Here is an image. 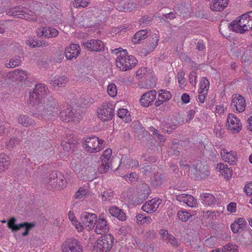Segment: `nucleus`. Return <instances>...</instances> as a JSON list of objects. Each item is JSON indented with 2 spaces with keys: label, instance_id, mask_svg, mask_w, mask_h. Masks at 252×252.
<instances>
[{
  "label": "nucleus",
  "instance_id": "1",
  "mask_svg": "<svg viewBox=\"0 0 252 252\" xmlns=\"http://www.w3.org/2000/svg\"><path fill=\"white\" fill-rule=\"evenodd\" d=\"M48 89L43 84H36L32 92H30L28 99L29 105L33 106L32 115L41 119L47 116H59L65 122L76 121V116L72 109L68 105L59 107L57 102L52 97H46Z\"/></svg>",
  "mask_w": 252,
  "mask_h": 252
},
{
  "label": "nucleus",
  "instance_id": "2",
  "mask_svg": "<svg viewBox=\"0 0 252 252\" xmlns=\"http://www.w3.org/2000/svg\"><path fill=\"white\" fill-rule=\"evenodd\" d=\"M112 52L119 53L116 61V65L123 71L131 69L138 62L134 56L128 55L126 50H122L121 48L114 49Z\"/></svg>",
  "mask_w": 252,
  "mask_h": 252
},
{
  "label": "nucleus",
  "instance_id": "3",
  "mask_svg": "<svg viewBox=\"0 0 252 252\" xmlns=\"http://www.w3.org/2000/svg\"><path fill=\"white\" fill-rule=\"evenodd\" d=\"M7 15L16 18H22L29 21H38L37 14L29 9L22 6L12 7L6 11Z\"/></svg>",
  "mask_w": 252,
  "mask_h": 252
},
{
  "label": "nucleus",
  "instance_id": "4",
  "mask_svg": "<svg viewBox=\"0 0 252 252\" xmlns=\"http://www.w3.org/2000/svg\"><path fill=\"white\" fill-rule=\"evenodd\" d=\"M105 141L96 136L84 138L82 145L84 150L89 153H96L104 148Z\"/></svg>",
  "mask_w": 252,
  "mask_h": 252
},
{
  "label": "nucleus",
  "instance_id": "5",
  "mask_svg": "<svg viewBox=\"0 0 252 252\" xmlns=\"http://www.w3.org/2000/svg\"><path fill=\"white\" fill-rule=\"evenodd\" d=\"M247 13L243 14L242 16L237 17L235 20L231 23L229 29L233 32L244 33L246 31L252 29Z\"/></svg>",
  "mask_w": 252,
  "mask_h": 252
},
{
  "label": "nucleus",
  "instance_id": "6",
  "mask_svg": "<svg viewBox=\"0 0 252 252\" xmlns=\"http://www.w3.org/2000/svg\"><path fill=\"white\" fill-rule=\"evenodd\" d=\"M114 244V237L110 234L102 236L94 245L93 252H109Z\"/></svg>",
  "mask_w": 252,
  "mask_h": 252
},
{
  "label": "nucleus",
  "instance_id": "7",
  "mask_svg": "<svg viewBox=\"0 0 252 252\" xmlns=\"http://www.w3.org/2000/svg\"><path fill=\"white\" fill-rule=\"evenodd\" d=\"M16 219L15 218H11L7 223L9 228L12 231H17L21 228H25V230L22 233V236H26L29 233L30 231L33 228L35 224L34 222H25L19 224H16Z\"/></svg>",
  "mask_w": 252,
  "mask_h": 252
},
{
  "label": "nucleus",
  "instance_id": "8",
  "mask_svg": "<svg viewBox=\"0 0 252 252\" xmlns=\"http://www.w3.org/2000/svg\"><path fill=\"white\" fill-rule=\"evenodd\" d=\"M115 4L117 10L121 12H129L136 8V5L133 0H110Z\"/></svg>",
  "mask_w": 252,
  "mask_h": 252
},
{
  "label": "nucleus",
  "instance_id": "9",
  "mask_svg": "<svg viewBox=\"0 0 252 252\" xmlns=\"http://www.w3.org/2000/svg\"><path fill=\"white\" fill-rule=\"evenodd\" d=\"M230 106L233 110L239 113L243 112L246 107V102L244 97L239 94H234L231 96Z\"/></svg>",
  "mask_w": 252,
  "mask_h": 252
},
{
  "label": "nucleus",
  "instance_id": "10",
  "mask_svg": "<svg viewBox=\"0 0 252 252\" xmlns=\"http://www.w3.org/2000/svg\"><path fill=\"white\" fill-rule=\"evenodd\" d=\"M62 252H83L80 242L75 239H70L65 241L62 247Z\"/></svg>",
  "mask_w": 252,
  "mask_h": 252
},
{
  "label": "nucleus",
  "instance_id": "11",
  "mask_svg": "<svg viewBox=\"0 0 252 252\" xmlns=\"http://www.w3.org/2000/svg\"><path fill=\"white\" fill-rule=\"evenodd\" d=\"M112 155V150L110 148L106 149L101 157V163L98 167L100 173H105L111 166L110 158Z\"/></svg>",
  "mask_w": 252,
  "mask_h": 252
},
{
  "label": "nucleus",
  "instance_id": "12",
  "mask_svg": "<svg viewBox=\"0 0 252 252\" xmlns=\"http://www.w3.org/2000/svg\"><path fill=\"white\" fill-rule=\"evenodd\" d=\"M81 220L84 227L88 230H90L94 226L97 216L95 214L85 212L81 215Z\"/></svg>",
  "mask_w": 252,
  "mask_h": 252
},
{
  "label": "nucleus",
  "instance_id": "13",
  "mask_svg": "<svg viewBox=\"0 0 252 252\" xmlns=\"http://www.w3.org/2000/svg\"><path fill=\"white\" fill-rule=\"evenodd\" d=\"M226 126L233 132H238L241 130L242 124L240 120L233 114L228 115Z\"/></svg>",
  "mask_w": 252,
  "mask_h": 252
},
{
  "label": "nucleus",
  "instance_id": "14",
  "mask_svg": "<svg viewBox=\"0 0 252 252\" xmlns=\"http://www.w3.org/2000/svg\"><path fill=\"white\" fill-rule=\"evenodd\" d=\"M97 113L99 119L102 121H106L112 119L114 111L107 105H103L97 109Z\"/></svg>",
  "mask_w": 252,
  "mask_h": 252
},
{
  "label": "nucleus",
  "instance_id": "15",
  "mask_svg": "<svg viewBox=\"0 0 252 252\" xmlns=\"http://www.w3.org/2000/svg\"><path fill=\"white\" fill-rule=\"evenodd\" d=\"M156 96L157 92L155 90L148 91L141 96L140 103L142 106L147 107L152 104Z\"/></svg>",
  "mask_w": 252,
  "mask_h": 252
},
{
  "label": "nucleus",
  "instance_id": "16",
  "mask_svg": "<svg viewBox=\"0 0 252 252\" xmlns=\"http://www.w3.org/2000/svg\"><path fill=\"white\" fill-rule=\"evenodd\" d=\"M161 203V200L154 198L144 203L141 209L147 213H152L157 211Z\"/></svg>",
  "mask_w": 252,
  "mask_h": 252
},
{
  "label": "nucleus",
  "instance_id": "17",
  "mask_svg": "<svg viewBox=\"0 0 252 252\" xmlns=\"http://www.w3.org/2000/svg\"><path fill=\"white\" fill-rule=\"evenodd\" d=\"M80 47L77 44H72L67 47L64 51L65 57L67 60L76 59L80 53Z\"/></svg>",
  "mask_w": 252,
  "mask_h": 252
},
{
  "label": "nucleus",
  "instance_id": "18",
  "mask_svg": "<svg viewBox=\"0 0 252 252\" xmlns=\"http://www.w3.org/2000/svg\"><path fill=\"white\" fill-rule=\"evenodd\" d=\"M85 47L91 51L99 52L104 48L103 43L98 39H91L84 43Z\"/></svg>",
  "mask_w": 252,
  "mask_h": 252
},
{
  "label": "nucleus",
  "instance_id": "19",
  "mask_svg": "<svg viewBox=\"0 0 252 252\" xmlns=\"http://www.w3.org/2000/svg\"><path fill=\"white\" fill-rule=\"evenodd\" d=\"M220 155L222 159L230 164L233 165L237 160V154L235 151L230 150L228 151L226 149H222Z\"/></svg>",
  "mask_w": 252,
  "mask_h": 252
},
{
  "label": "nucleus",
  "instance_id": "20",
  "mask_svg": "<svg viewBox=\"0 0 252 252\" xmlns=\"http://www.w3.org/2000/svg\"><path fill=\"white\" fill-rule=\"evenodd\" d=\"M178 201L183 202L190 207H194L197 204L196 199L192 195L187 194H181L177 196Z\"/></svg>",
  "mask_w": 252,
  "mask_h": 252
},
{
  "label": "nucleus",
  "instance_id": "21",
  "mask_svg": "<svg viewBox=\"0 0 252 252\" xmlns=\"http://www.w3.org/2000/svg\"><path fill=\"white\" fill-rule=\"evenodd\" d=\"M58 172H52L47 178L44 179L45 187L48 189H55L56 183L58 181Z\"/></svg>",
  "mask_w": 252,
  "mask_h": 252
},
{
  "label": "nucleus",
  "instance_id": "22",
  "mask_svg": "<svg viewBox=\"0 0 252 252\" xmlns=\"http://www.w3.org/2000/svg\"><path fill=\"white\" fill-rule=\"evenodd\" d=\"M109 227L106 220L103 218H99L95 228V232L98 234L108 232Z\"/></svg>",
  "mask_w": 252,
  "mask_h": 252
},
{
  "label": "nucleus",
  "instance_id": "23",
  "mask_svg": "<svg viewBox=\"0 0 252 252\" xmlns=\"http://www.w3.org/2000/svg\"><path fill=\"white\" fill-rule=\"evenodd\" d=\"M228 3V0H212L210 7L213 11H221L227 6Z\"/></svg>",
  "mask_w": 252,
  "mask_h": 252
},
{
  "label": "nucleus",
  "instance_id": "24",
  "mask_svg": "<svg viewBox=\"0 0 252 252\" xmlns=\"http://www.w3.org/2000/svg\"><path fill=\"white\" fill-rule=\"evenodd\" d=\"M7 76L11 77L13 79L20 81L26 80L28 77L27 74L25 71L19 69H15L14 71L9 72Z\"/></svg>",
  "mask_w": 252,
  "mask_h": 252
},
{
  "label": "nucleus",
  "instance_id": "25",
  "mask_svg": "<svg viewBox=\"0 0 252 252\" xmlns=\"http://www.w3.org/2000/svg\"><path fill=\"white\" fill-rule=\"evenodd\" d=\"M69 79L65 76L55 77L53 80L50 81V84L52 87H64L68 82Z\"/></svg>",
  "mask_w": 252,
  "mask_h": 252
},
{
  "label": "nucleus",
  "instance_id": "26",
  "mask_svg": "<svg viewBox=\"0 0 252 252\" xmlns=\"http://www.w3.org/2000/svg\"><path fill=\"white\" fill-rule=\"evenodd\" d=\"M41 36L47 38H52L56 37L58 34V31L54 28L42 27L41 29Z\"/></svg>",
  "mask_w": 252,
  "mask_h": 252
},
{
  "label": "nucleus",
  "instance_id": "27",
  "mask_svg": "<svg viewBox=\"0 0 252 252\" xmlns=\"http://www.w3.org/2000/svg\"><path fill=\"white\" fill-rule=\"evenodd\" d=\"M216 170L220 172V173L224 176L225 178L227 179H229L231 177L232 170H230L229 168L223 163L218 164L216 167Z\"/></svg>",
  "mask_w": 252,
  "mask_h": 252
},
{
  "label": "nucleus",
  "instance_id": "28",
  "mask_svg": "<svg viewBox=\"0 0 252 252\" xmlns=\"http://www.w3.org/2000/svg\"><path fill=\"white\" fill-rule=\"evenodd\" d=\"M17 121L19 124L26 127L32 126L35 124L34 120L26 115L19 116L17 118Z\"/></svg>",
  "mask_w": 252,
  "mask_h": 252
},
{
  "label": "nucleus",
  "instance_id": "29",
  "mask_svg": "<svg viewBox=\"0 0 252 252\" xmlns=\"http://www.w3.org/2000/svg\"><path fill=\"white\" fill-rule=\"evenodd\" d=\"M149 32L146 30H141L137 32L132 37V41L134 44H138L141 40L146 38L149 35Z\"/></svg>",
  "mask_w": 252,
  "mask_h": 252
},
{
  "label": "nucleus",
  "instance_id": "30",
  "mask_svg": "<svg viewBox=\"0 0 252 252\" xmlns=\"http://www.w3.org/2000/svg\"><path fill=\"white\" fill-rule=\"evenodd\" d=\"M109 213L112 216L118 218L120 220H126V215L122 210L117 207L114 206L109 209Z\"/></svg>",
  "mask_w": 252,
  "mask_h": 252
},
{
  "label": "nucleus",
  "instance_id": "31",
  "mask_svg": "<svg viewBox=\"0 0 252 252\" xmlns=\"http://www.w3.org/2000/svg\"><path fill=\"white\" fill-rule=\"evenodd\" d=\"M200 198L202 203L206 206H210L213 204L215 201V197L208 193H204L201 194Z\"/></svg>",
  "mask_w": 252,
  "mask_h": 252
},
{
  "label": "nucleus",
  "instance_id": "32",
  "mask_svg": "<svg viewBox=\"0 0 252 252\" xmlns=\"http://www.w3.org/2000/svg\"><path fill=\"white\" fill-rule=\"evenodd\" d=\"M123 165L126 168L130 167H136L139 165V163L137 160H134L128 158H122L121 160L119 166Z\"/></svg>",
  "mask_w": 252,
  "mask_h": 252
},
{
  "label": "nucleus",
  "instance_id": "33",
  "mask_svg": "<svg viewBox=\"0 0 252 252\" xmlns=\"http://www.w3.org/2000/svg\"><path fill=\"white\" fill-rule=\"evenodd\" d=\"M136 222L138 225L149 224L152 221L150 217H147L144 214H137L136 216Z\"/></svg>",
  "mask_w": 252,
  "mask_h": 252
},
{
  "label": "nucleus",
  "instance_id": "34",
  "mask_svg": "<svg viewBox=\"0 0 252 252\" xmlns=\"http://www.w3.org/2000/svg\"><path fill=\"white\" fill-rule=\"evenodd\" d=\"M56 184L55 189H62L66 187V180L63 175L60 172H58V181Z\"/></svg>",
  "mask_w": 252,
  "mask_h": 252
},
{
  "label": "nucleus",
  "instance_id": "35",
  "mask_svg": "<svg viewBox=\"0 0 252 252\" xmlns=\"http://www.w3.org/2000/svg\"><path fill=\"white\" fill-rule=\"evenodd\" d=\"M194 214L186 211L185 210H181L178 212L177 217L179 220L182 221H187L189 218H190Z\"/></svg>",
  "mask_w": 252,
  "mask_h": 252
},
{
  "label": "nucleus",
  "instance_id": "36",
  "mask_svg": "<svg viewBox=\"0 0 252 252\" xmlns=\"http://www.w3.org/2000/svg\"><path fill=\"white\" fill-rule=\"evenodd\" d=\"M8 157L4 154H0V172L7 169L10 161Z\"/></svg>",
  "mask_w": 252,
  "mask_h": 252
},
{
  "label": "nucleus",
  "instance_id": "37",
  "mask_svg": "<svg viewBox=\"0 0 252 252\" xmlns=\"http://www.w3.org/2000/svg\"><path fill=\"white\" fill-rule=\"evenodd\" d=\"M88 195L89 189L87 187H82L76 191L74 197L77 199H82Z\"/></svg>",
  "mask_w": 252,
  "mask_h": 252
},
{
  "label": "nucleus",
  "instance_id": "38",
  "mask_svg": "<svg viewBox=\"0 0 252 252\" xmlns=\"http://www.w3.org/2000/svg\"><path fill=\"white\" fill-rule=\"evenodd\" d=\"M53 9V7L51 4H45L41 8V12L39 14H42V16H45L47 17H52V10ZM39 14L38 13H37Z\"/></svg>",
  "mask_w": 252,
  "mask_h": 252
},
{
  "label": "nucleus",
  "instance_id": "39",
  "mask_svg": "<svg viewBox=\"0 0 252 252\" xmlns=\"http://www.w3.org/2000/svg\"><path fill=\"white\" fill-rule=\"evenodd\" d=\"M159 36L156 33H155L152 35V39L149 41L148 43V47L149 48V51L152 52L154 51L158 45V42L159 40Z\"/></svg>",
  "mask_w": 252,
  "mask_h": 252
},
{
  "label": "nucleus",
  "instance_id": "40",
  "mask_svg": "<svg viewBox=\"0 0 252 252\" xmlns=\"http://www.w3.org/2000/svg\"><path fill=\"white\" fill-rule=\"evenodd\" d=\"M209 81L206 77H202L200 83L198 93H207L209 88Z\"/></svg>",
  "mask_w": 252,
  "mask_h": 252
},
{
  "label": "nucleus",
  "instance_id": "41",
  "mask_svg": "<svg viewBox=\"0 0 252 252\" xmlns=\"http://www.w3.org/2000/svg\"><path fill=\"white\" fill-rule=\"evenodd\" d=\"M185 73L183 70L180 69L177 73L176 78L178 82L181 87H184L186 85V80L185 78Z\"/></svg>",
  "mask_w": 252,
  "mask_h": 252
},
{
  "label": "nucleus",
  "instance_id": "42",
  "mask_svg": "<svg viewBox=\"0 0 252 252\" xmlns=\"http://www.w3.org/2000/svg\"><path fill=\"white\" fill-rule=\"evenodd\" d=\"M102 199L103 202L106 203L110 201L113 197V191L112 189H109L106 191L103 192L101 194Z\"/></svg>",
  "mask_w": 252,
  "mask_h": 252
},
{
  "label": "nucleus",
  "instance_id": "43",
  "mask_svg": "<svg viewBox=\"0 0 252 252\" xmlns=\"http://www.w3.org/2000/svg\"><path fill=\"white\" fill-rule=\"evenodd\" d=\"M118 116L121 119H123L126 122H128L130 120L128 111L126 109H120L118 111Z\"/></svg>",
  "mask_w": 252,
  "mask_h": 252
},
{
  "label": "nucleus",
  "instance_id": "44",
  "mask_svg": "<svg viewBox=\"0 0 252 252\" xmlns=\"http://www.w3.org/2000/svg\"><path fill=\"white\" fill-rule=\"evenodd\" d=\"M222 252H238V247L236 245L228 243L222 247Z\"/></svg>",
  "mask_w": 252,
  "mask_h": 252
},
{
  "label": "nucleus",
  "instance_id": "45",
  "mask_svg": "<svg viewBox=\"0 0 252 252\" xmlns=\"http://www.w3.org/2000/svg\"><path fill=\"white\" fill-rule=\"evenodd\" d=\"M158 97L160 98L164 102L168 101L171 98V94L169 91L160 90L159 91Z\"/></svg>",
  "mask_w": 252,
  "mask_h": 252
},
{
  "label": "nucleus",
  "instance_id": "46",
  "mask_svg": "<svg viewBox=\"0 0 252 252\" xmlns=\"http://www.w3.org/2000/svg\"><path fill=\"white\" fill-rule=\"evenodd\" d=\"M89 3V0H74L73 5L75 7H86Z\"/></svg>",
  "mask_w": 252,
  "mask_h": 252
},
{
  "label": "nucleus",
  "instance_id": "47",
  "mask_svg": "<svg viewBox=\"0 0 252 252\" xmlns=\"http://www.w3.org/2000/svg\"><path fill=\"white\" fill-rule=\"evenodd\" d=\"M107 92L108 94L111 97H114L117 94V89L116 86L114 83H111L107 87Z\"/></svg>",
  "mask_w": 252,
  "mask_h": 252
},
{
  "label": "nucleus",
  "instance_id": "48",
  "mask_svg": "<svg viewBox=\"0 0 252 252\" xmlns=\"http://www.w3.org/2000/svg\"><path fill=\"white\" fill-rule=\"evenodd\" d=\"M164 242L170 244L173 246H178L180 244L179 241L171 235H170Z\"/></svg>",
  "mask_w": 252,
  "mask_h": 252
},
{
  "label": "nucleus",
  "instance_id": "49",
  "mask_svg": "<svg viewBox=\"0 0 252 252\" xmlns=\"http://www.w3.org/2000/svg\"><path fill=\"white\" fill-rule=\"evenodd\" d=\"M20 63L21 60L19 57L13 58L9 61V63H7L6 66L11 68L15 67L18 66Z\"/></svg>",
  "mask_w": 252,
  "mask_h": 252
},
{
  "label": "nucleus",
  "instance_id": "50",
  "mask_svg": "<svg viewBox=\"0 0 252 252\" xmlns=\"http://www.w3.org/2000/svg\"><path fill=\"white\" fill-rule=\"evenodd\" d=\"M162 177L161 175L156 176L151 179V183L154 187H158L161 185Z\"/></svg>",
  "mask_w": 252,
  "mask_h": 252
},
{
  "label": "nucleus",
  "instance_id": "51",
  "mask_svg": "<svg viewBox=\"0 0 252 252\" xmlns=\"http://www.w3.org/2000/svg\"><path fill=\"white\" fill-rule=\"evenodd\" d=\"M152 18L147 16H144L139 19L140 24L143 26H148L151 24Z\"/></svg>",
  "mask_w": 252,
  "mask_h": 252
},
{
  "label": "nucleus",
  "instance_id": "52",
  "mask_svg": "<svg viewBox=\"0 0 252 252\" xmlns=\"http://www.w3.org/2000/svg\"><path fill=\"white\" fill-rule=\"evenodd\" d=\"M131 126L134 131L135 132H140L143 131V129L144 128L142 125L138 121L133 123L131 124Z\"/></svg>",
  "mask_w": 252,
  "mask_h": 252
},
{
  "label": "nucleus",
  "instance_id": "53",
  "mask_svg": "<svg viewBox=\"0 0 252 252\" xmlns=\"http://www.w3.org/2000/svg\"><path fill=\"white\" fill-rule=\"evenodd\" d=\"M218 214L217 211H207L203 212V217L205 219H213L214 217H216L217 214Z\"/></svg>",
  "mask_w": 252,
  "mask_h": 252
},
{
  "label": "nucleus",
  "instance_id": "54",
  "mask_svg": "<svg viewBox=\"0 0 252 252\" xmlns=\"http://www.w3.org/2000/svg\"><path fill=\"white\" fill-rule=\"evenodd\" d=\"M189 77L190 83L193 86H195L196 84V79L197 77V73L195 71H191L190 73Z\"/></svg>",
  "mask_w": 252,
  "mask_h": 252
},
{
  "label": "nucleus",
  "instance_id": "55",
  "mask_svg": "<svg viewBox=\"0 0 252 252\" xmlns=\"http://www.w3.org/2000/svg\"><path fill=\"white\" fill-rule=\"evenodd\" d=\"M9 125L4 122H0V133H4L8 131Z\"/></svg>",
  "mask_w": 252,
  "mask_h": 252
},
{
  "label": "nucleus",
  "instance_id": "56",
  "mask_svg": "<svg viewBox=\"0 0 252 252\" xmlns=\"http://www.w3.org/2000/svg\"><path fill=\"white\" fill-rule=\"evenodd\" d=\"M26 43L29 46L32 48L38 46V42L32 37H29L27 40Z\"/></svg>",
  "mask_w": 252,
  "mask_h": 252
},
{
  "label": "nucleus",
  "instance_id": "57",
  "mask_svg": "<svg viewBox=\"0 0 252 252\" xmlns=\"http://www.w3.org/2000/svg\"><path fill=\"white\" fill-rule=\"evenodd\" d=\"M124 177L126 180L128 179L129 181L130 182H133L135 181L138 178V175L136 173L133 172V173H130L129 174L125 175L124 176Z\"/></svg>",
  "mask_w": 252,
  "mask_h": 252
},
{
  "label": "nucleus",
  "instance_id": "58",
  "mask_svg": "<svg viewBox=\"0 0 252 252\" xmlns=\"http://www.w3.org/2000/svg\"><path fill=\"white\" fill-rule=\"evenodd\" d=\"M204 246L210 248H212L215 246V241L213 237H210L209 238L207 239L204 244Z\"/></svg>",
  "mask_w": 252,
  "mask_h": 252
},
{
  "label": "nucleus",
  "instance_id": "59",
  "mask_svg": "<svg viewBox=\"0 0 252 252\" xmlns=\"http://www.w3.org/2000/svg\"><path fill=\"white\" fill-rule=\"evenodd\" d=\"M235 222L237 223V224L240 226L241 228L246 227L247 225V221L243 218H239L236 219L234 221Z\"/></svg>",
  "mask_w": 252,
  "mask_h": 252
},
{
  "label": "nucleus",
  "instance_id": "60",
  "mask_svg": "<svg viewBox=\"0 0 252 252\" xmlns=\"http://www.w3.org/2000/svg\"><path fill=\"white\" fill-rule=\"evenodd\" d=\"M130 231V228L126 226H122L119 228L118 231V233L120 235H126L129 233Z\"/></svg>",
  "mask_w": 252,
  "mask_h": 252
},
{
  "label": "nucleus",
  "instance_id": "61",
  "mask_svg": "<svg viewBox=\"0 0 252 252\" xmlns=\"http://www.w3.org/2000/svg\"><path fill=\"white\" fill-rule=\"evenodd\" d=\"M17 139L12 138L6 142V146L8 148H13L17 143Z\"/></svg>",
  "mask_w": 252,
  "mask_h": 252
},
{
  "label": "nucleus",
  "instance_id": "62",
  "mask_svg": "<svg viewBox=\"0 0 252 252\" xmlns=\"http://www.w3.org/2000/svg\"><path fill=\"white\" fill-rule=\"evenodd\" d=\"M244 189L247 195H252V182L246 184Z\"/></svg>",
  "mask_w": 252,
  "mask_h": 252
},
{
  "label": "nucleus",
  "instance_id": "63",
  "mask_svg": "<svg viewBox=\"0 0 252 252\" xmlns=\"http://www.w3.org/2000/svg\"><path fill=\"white\" fill-rule=\"evenodd\" d=\"M227 211L231 213H235L236 211V204L235 202H230L227 206Z\"/></svg>",
  "mask_w": 252,
  "mask_h": 252
},
{
  "label": "nucleus",
  "instance_id": "64",
  "mask_svg": "<svg viewBox=\"0 0 252 252\" xmlns=\"http://www.w3.org/2000/svg\"><path fill=\"white\" fill-rule=\"evenodd\" d=\"M159 234L161 237L162 240L164 241L166 240L168 236L170 235L168 233V231L165 229H162L160 231Z\"/></svg>",
  "mask_w": 252,
  "mask_h": 252
}]
</instances>
